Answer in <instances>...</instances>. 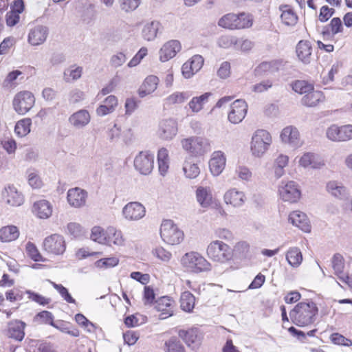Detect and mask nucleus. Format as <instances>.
I'll list each match as a JSON object with an SVG mask.
<instances>
[{"mask_svg": "<svg viewBox=\"0 0 352 352\" xmlns=\"http://www.w3.org/2000/svg\"><path fill=\"white\" fill-rule=\"evenodd\" d=\"M195 296L189 292H183L180 298V307L182 310L190 312L195 306Z\"/></svg>", "mask_w": 352, "mask_h": 352, "instance_id": "nucleus-45", "label": "nucleus"}, {"mask_svg": "<svg viewBox=\"0 0 352 352\" xmlns=\"http://www.w3.org/2000/svg\"><path fill=\"white\" fill-rule=\"evenodd\" d=\"M289 221L305 232L311 230V226L307 215L300 211H294L289 215Z\"/></svg>", "mask_w": 352, "mask_h": 352, "instance_id": "nucleus-24", "label": "nucleus"}, {"mask_svg": "<svg viewBox=\"0 0 352 352\" xmlns=\"http://www.w3.org/2000/svg\"><path fill=\"white\" fill-rule=\"evenodd\" d=\"M126 60V56L123 52H118L111 57L110 64L117 68L122 66Z\"/></svg>", "mask_w": 352, "mask_h": 352, "instance_id": "nucleus-64", "label": "nucleus"}, {"mask_svg": "<svg viewBox=\"0 0 352 352\" xmlns=\"http://www.w3.org/2000/svg\"><path fill=\"white\" fill-rule=\"evenodd\" d=\"M278 194L284 201L296 203L300 197V190L294 181H282L278 186Z\"/></svg>", "mask_w": 352, "mask_h": 352, "instance_id": "nucleus-8", "label": "nucleus"}, {"mask_svg": "<svg viewBox=\"0 0 352 352\" xmlns=\"http://www.w3.org/2000/svg\"><path fill=\"white\" fill-rule=\"evenodd\" d=\"M236 14L230 13L221 17L219 21V25L231 30L236 29Z\"/></svg>", "mask_w": 352, "mask_h": 352, "instance_id": "nucleus-47", "label": "nucleus"}, {"mask_svg": "<svg viewBox=\"0 0 352 352\" xmlns=\"http://www.w3.org/2000/svg\"><path fill=\"white\" fill-rule=\"evenodd\" d=\"M184 172L186 176L190 179L196 178L200 173L198 166L190 162H185L183 166Z\"/></svg>", "mask_w": 352, "mask_h": 352, "instance_id": "nucleus-52", "label": "nucleus"}, {"mask_svg": "<svg viewBox=\"0 0 352 352\" xmlns=\"http://www.w3.org/2000/svg\"><path fill=\"white\" fill-rule=\"evenodd\" d=\"M246 197L243 191L233 188L227 190L223 196V200L227 205H231L234 208L241 207L245 201Z\"/></svg>", "mask_w": 352, "mask_h": 352, "instance_id": "nucleus-20", "label": "nucleus"}, {"mask_svg": "<svg viewBox=\"0 0 352 352\" xmlns=\"http://www.w3.org/2000/svg\"><path fill=\"white\" fill-rule=\"evenodd\" d=\"M157 162L159 171L161 175H164L169 167L168 152L166 148H162L158 151Z\"/></svg>", "mask_w": 352, "mask_h": 352, "instance_id": "nucleus-42", "label": "nucleus"}, {"mask_svg": "<svg viewBox=\"0 0 352 352\" xmlns=\"http://www.w3.org/2000/svg\"><path fill=\"white\" fill-rule=\"evenodd\" d=\"M324 96L322 91L314 89L306 94L302 98V104L307 107H315L324 100Z\"/></svg>", "mask_w": 352, "mask_h": 352, "instance_id": "nucleus-34", "label": "nucleus"}, {"mask_svg": "<svg viewBox=\"0 0 352 352\" xmlns=\"http://www.w3.org/2000/svg\"><path fill=\"white\" fill-rule=\"evenodd\" d=\"M289 331L290 333H292L293 335L296 336L298 337V338L301 342H305L307 336H309V337H314L315 336V333L317 331V329H314L313 330L309 331L307 333H305L302 331L296 329L294 327H291L289 328Z\"/></svg>", "mask_w": 352, "mask_h": 352, "instance_id": "nucleus-58", "label": "nucleus"}, {"mask_svg": "<svg viewBox=\"0 0 352 352\" xmlns=\"http://www.w3.org/2000/svg\"><path fill=\"white\" fill-rule=\"evenodd\" d=\"M91 120V116L86 109H80L72 113L68 118L69 123L75 129L85 127Z\"/></svg>", "mask_w": 352, "mask_h": 352, "instance_id": "nucleus-21", "label": "nucleus"}, {"mask_svg": "<svg viewBox=\"0 0 352 352\" xmlns=\"http://www.w3.org/2000/svg\"><path fill=\"white\" fill-rule=\"evenodd\" d=\"M233 254L239 258H245L249 256L250 245L245 241H240L236 243L232 249Z\"/></svg>", "mask_w": 352, "mask_h": 352, "instance_id": "nucleus-49", "label": "nucleus"}, {"mask_svg": "<svg viewBox=\"0 0 352 352\" xmlns=\"http://www.w3.org/2000/svg\"><path fill=\"white\" fill-rule=\"evenodd\" d=\"M82 74V67L76 65H72L65 69L63 72V80L66 82H71L78 80Z\"/></svg>", "mask_w": 352, "mask_h": 352, "instance_id": "nucleus-41", "label": "nucleus"}, {"mask_svg": "<svg viewBox=\"0 0 352 352\" xmlns=\"http://www.w3.org/2000/svg\"><path fill=\"white\" fill-rule=\"evenodd\" d=\"M52 284L53 287L59 292L60 296L66 302L69 303H76L75 299L72 298V296L70 295L66 287H65L60 284H56L53 282L52 283Z\"/></svg>", "mask_w": 352, "mask_h": 352, "instance_id": "nucleus-60", "label": "nucleus"}, {"mask_svg": "<svg viewBox=\"0 0 352 352\" xmlns=\"http://www.w3.org/2000/svg\"><path fill=\"white\" fill-rule=\"evenodd\" d=\"M85 93L79 89L75 88L71 90L68 95V100L71 104H76L85 99Z\"/></svg>", "mask_w": 352, "mask_h": 352, "instance_id": "nucleus-59", "label": "nucleus"}, {"mask_svg": "<svg viewBox=\"0 0 352 352\" xmlns=\"http://www.w3.org/2000/svg\"><path fill=\"white\" fill-rule=\"evenodd\" d=\"M343 26L342 21L339 17L333 18L328 25L324 27L322 35L324 39L326 38H333L336 34L342 32Z\"/></svg>", "mask_w": 352, "mask_h": 352, "instance_id": "nucleus-32", "label": "nucleus"}, {"mask_svg": "<svg viewBox=\"0 0 352 352\" xmlns=\"http://www.w3.org/2000/svg\"><path fill=\"white\" fill-rule=\"evenodd\" d=\"M292 89L295 92L299 93L300 94H306L309 91L314 89L312 85L307 83L305 80L296 81L292 85Z\"/></svg>", "mask_w": 352, "mask_h": 352, "instance_id": "nucleus-54", "label": "nucleus"}, {"mask_svg": "<svg viewBox=\"0 0 352 352\" xmlns=\"http://www.w3.org/2000/svg\"><path fill=\"white\" fill-rule=\"evenodd\" d=\"M197 200L202 208H208L212 201V196L209 188L200 186L196 190Z\"/></svg>", "mask_w": 352, "mask_h": 352, "instance_id": "nucleus-37", "label": "nucleus"}, {"mask_svg": "<svg viewBox=\"0 0 352 352\" xmlns=\"http://www.w3.org/2000/svg\"><path fill=\"white\" fill-rule=\"evenodd\" d=\"M91 239L99 243L104 244L107 242V232L99 226H95L91 229Z\"/></svg>", "mask_w": 352, "mask_h": 352, "instance_id": "nucleus-53", "label": "nucleus"}, {"mask_svg": "<svg viewBox=\"0 0 352 352\" xmlns=\"http://www.w3.org/2000/svg\"><path fill=\"white\" fill-rule=\"evenodd\" d=\"M160 26V23L157 21L146 23L142 31L143 38L148 41H153L157 37Z\"/></svg>", "mask_w": 352, "mask_h": 352, "instance_id": "nucleus-36", "label": "nucleus"}, {"mask_svg": "<svg viewBox=\"0 0 352 352\" xmlns=\"http://www.w3.org/2000/svg\"><path fill=\"white\" fill-rule=\"evenodd\" d=\"M148 52L147 48L142 47L137 52V54L133 57V58L129 62L128 67H133L137 66L141 60L146 56Z\"/></svg>", "mask_w": 352, "mask_h": 352, "instance_id": "nucleus-61", "label": "nucleus"}, {"mask_svg": "<svg viewBox=\"0 0 352 352\" xmlns=\"http://www.w3.org/2000/svg\"><path fill=\"white\" fill-rule=\"evenodd\" d=\"M31 119L25 118L16 122L14 128L16 134L19 137H24L30 132Z\"/></svg>", "mask_w": 352, "mask_h": 352, "instance_id": "nucleus-46", "label": "nucleus"}, {"mask_svg": "<svg viewBox=\"0 0 352 352\" xmlns=\"http://www.w3.org/2000/svg\"><path fill=\"white\" fill-rule=\"evenodd\" d=\"M182 263L188 270L194 273H200L210 270V263L200 254L190 252L182 258Z\"/></svg>", "mask_w": 352, "mask_h": 352, "instance_id": "nucleus-4", "label": "nucleus"}, {"mask_svg": "<svg viewBox=\"0 0 352 352\" xmlns=\"http://www.w3.org/2000/svg\"><path fill=\"white\" fill-rule=\"evenodd\" d=\"M191 96V94L188 91L175 92L168 96L166 99L170 104H181L184 102Z\"/></svg>", "mask_w": 352, "mask_h": 352, "instance_id": "nucleus-48", "label": "nucleus"}, {"mask_svg": "<svg viewBox=\"0 0 352 352\" xmlns=\"http://www.w3.org/2000/svg\"><path fill=\"white\" fill-rule=\"evenodd\" d=\"M177 133V124L173 119H165L159 124L158 135L163 140H171Z\"/></svg>", "mask_w": 352, "mask_h": 352, "instance_id": "nucleus-16", "label": "nucleus"}, {"mask_svg": "<svg viewBox=\"0 0 352 352\" xmlns=\"http://www.w3.org/2000/svg\"><path fill=\"white\" fill-rule=\"evenodd\" d=\"M43 250L48 254L62 255L66 250V243L64 237L58 234H52L43 240Z\"/></svg>", "mask_w": 352, "mask_h": 352, "instance_id": "nucleus-7", "label": "nucleus"}, {"mask_svg": "<svg viewBox=\"0 0 352 352\" xmlns=\"http://www.w3.org/2000/svg\"><path fill=\"white\" fill-rule=\"evenodd\" d=\"M87 192L78 187L68 190L67 199L69 204L74 208L83 207L87 201Z\"/></svg>", "mask_w": 352, "mask_h": 352, "instance_id": "nucleus-17", "label": "nucleus"}, {"mask_svg": "<svg viewBox=\"0 0 352 352\" xmlns=\"http://www.w3.org/2000/svg\"><path fill=\"white\" fill-rule=\"evenodd\" d=\"M327 138L333 142H345L352 139V125L346 124L338 126H330L326 131Z\"/></svg>", "mask_w": 352, "mask_h": 352, "instance_id": "nucleus-10", "label": "nucleus"}, {"mask_svg": "<svg viewBox=\"0 0 352 352\" xmlns=\"http://www.w3.org/2000/svg\"><path fill=\"white\" fill-rule=\"evenodd\" d=\"M122 213L128 221H138L144 217L146 210L139 202H129L122 208Z\"/></svg>", "mask_w": 352, "mask_h": 352, "instance_id": "nucleus-13", "label": "nucleus"}, {"mask_svg": "<svg viewBox=\"0 0 352 352\" xmlns=\"http://www.w3.org/2000/svg\"><path fill=\"white\" fill-rule=\"evenodd\" d=\"M160 236L165 243L173 245L180 243L184 239L183 232L170 219L163 221Z\"/></svg>", "mask_w": 352, "mask_h": 352, "instance_id": "nucleus-5", "label": "nucleus"}, {"mask_svg": "<svg viewBox=\"0 0 352 352\" xmlns=\"http://www.w3.org/2000/svg\"><path fill=\"white\" fill-rule=\"evenodd\" d=\"M326 189L331 196L338 199H344L349 195L346 187H344L342 183L337 181L329 182L327 184Z\"/></svg>", "mask_w": 352, "mask_h": 352, "instance_id": "nucleus-28", "label": "nucleus"}, {"mask_svg": "<svg viewBox=\"0 0 352 352\" xmlns=\"http://www.w3.org/2000/svg\"><path fill=\"white\" fill-rule=\"evenodd\" d=\"M279 10L282 12L280 19L284 24L294 25L296 23L298 17L289 5H280Z\"/></svg>", "mask_w": 352, "mask_h": 352, "instance_id": "nucleus-35", "label": "nucleus"}, {"mask_svg": "<svg viewBox=\"0 0 352 352\" xmlns=\"http://www.w3.org/2000/svg\"><path fill=\"white\" fill-rule=\"evenodd\" d=\"M181 44L177 40H170L163 45L159 51L160 60L166 62L173 58L181 50Z\"/></svg>", "mask_w": 352, "mask_h": 352, "instance_id": "nucleus-18", "label": "nucleus"}, {"mask_svg": "<svg viewBox=\"0 0 352 352\" xmlns=\"http://www.w3.org/2000/svg\"><path fill=\"white\" fill-rule=\"evenodd\" d=\"M124 239L122 238V232L116 230L114 228H109L107 230V242L105 244H114L117 245H122Z\"/></svg>", "mask_w": 352, "mask_h": 352, "instance_id": "nucleus-44", "label": "nucleus"}, {"mask_svg": "<svg viewBox=\"0 0 352 352\" xmlns=\"http://www.w3.org/2000/svg\"><path fill=\"white\" fill-rule=\"evenodd\" d=\"M121 9L126 12L135 10L140 0H120Z\"/></svg>", "mask_w": 352, "mask_h": 352, "instance_id": "nucleus-63", "label": "nucleus"}, {"mask_svg": "<svg viewBox=\"0 0 352 352\" xmlns=\"http://www.w3.org/2000/svg\"><path fill=\"white\" fill-rule=\"evenodd\" d=\"M34 102L35 98L33 94L30 91H24L14 96L13 107L19 114L24 115L32 108Z\"/></svg>", "mask_w": 352, "mask_h": 352, "instance_id": "nucleus-9", "label": "nucleus"}, {"mask_svg": "<svg viewBox=\"0 0 352 352\" xmlns=\"http://www.w3.org/2000/svg\"><path fill=\"white\" fill-rule=\"evenodd\" d=\"M280 138L283 143L292 148H298L302 144L298 130L293 126L285 127L280 133Z\"/></svg>", "mask_w": 352, "mask_h": 352, "instance_id": "nucleus-15", "label": "nucleus"}, {"mask_svg": "<svg viewBox=\"0 0 352 352\" xmlns=\"http://www.w3.org/2000/svg\"><path fill=\"white\" fill-rule=\"evenodd\" d=\"M236 29L250 28L252 25V17L250 14L242 12L236 14Z\"/></svg>", "mask_w": 352, "mask_h": 352, "instance_id": "nucleus-51", "label": "nucleus"}, {"mask_svg": "<svg viewBox=\"0 0 352 352\" xmlns=\"http://www.w3.org/2000/svg\"><path fill=\"white\" fill-rule=\"evenodd\" d=\"M25 293L27 294H28V298L30 300L37 302L38 304H39L41 305H47L51 301V300L50 298H45L43 296H42L39 294L35 293L34 292H32L30 290H27L25 292Z\"/></svg>", "mask_w": 352, "mask_h": 352, "instance_id": "nucleus-62", "label": "nucleus"}, {"mask_svg": "<svg viewBox=\"0 0 352 352\" xmlns=\"http://www.w3.org/2000/svg\"><path fill=\"white\" fill-rule=\"evenodd\" d=\"M119 260L116 257L104 258L98 260L95 265L99 268H109L115 267L118 264Z\"/></svg>", "mask_w": 352, "mask_h": 352, "instance_id": "nucleus-55", "label": "nucleus"}, {"mask_svg": "<svg viewBox=\"0 0 352 352\" xmlns=\"http://www.w3.org/2000/svg\"><path fill=\"white\" fill-rule=\"evenodd\" d=\"M3 197L6 199V202L12 206H19L23 203L22 194L13 186L5 188Z\"/></svg>", "mask_w": 352, "mask_h": 352, "instance_id": "nucleus-29", "label": "nucleus"}, {"mask_svg": "<svg viewBox=\"0 0 352 352\" xmlns=\"http://www.w3.org/2000/svg\"><path fill=\"white\" fill-rule=\"evenodd\" d=\"M19 236L18 228L14 226H6L0 229V240L2 242H10Z\"/></svg>", "mask_w": 352, "mask_h": 352, "instance_id": "nucleus-40", "label": "nucleus"}, {"mask_svg": "<svg viewBox=\"0 0 352 352\" xmlns=\"http://www.w3.org/2000/svg\"><path fill=\"white\" fill-rule=\"evenodd\" d=\"M33 212L40 219H47L52 214V205L46 200H39L34 204Z\"/></svg>", "mask_w": 352, "mask_h": 352, "instance_id": "nucleus-31", "label": "nucleus"}, {"mask_svg": "<svg viewBox=\"0 0 352 352\" xmlns=\"http://www.w3.org/2000/svg\"><path fill=\"white\" fill-rule=\"evenodd\" d=\"M118 105V99L115 96H107L96 110L98 116H104L113 112Z\"/></svg>", "mask_w": 352, "mask_h": 352, "instance_id": "nucleus-30", "label": "nucleus"}, {"mask_svg": "<svg viewBox=\"0 0 352 352\" xmlns=\"http://www.w3.org/2000/svg\"><path fill=\"white\" fill-rule=\"evenodd\" d=\"M204 65V58L200 55L193 56L190 60L182 65V74L186 78H189L199 72Z\"/></svg>", "mask_w": 352, "mask_h": 352, "instance_id": "nucleus-19", "label": "nucleus"}, {"mask_svg": "<svg viewBox=\"0 0 352 352\" xmlns=\"http://www.w3.org/2000/svg\"><path fill=\"white\" fill-rule=\"evenodd\" d=\"M26 251L28 256L34 261H43V256L36 245L30 242L26 245Z\"/></svg>", "mask_w": 352, "mask_h": 352, "instance_id": "nucleus-56", "label": "nucleus"}, {"mask_svg": "<svg viewBox=\"0 0 352 352\" xmlns=\"http://www.w3.org/2000/svg\"><path fill=\"white\" fill-rule=\"evenodd\" d=\"M299 164L304 168H320L324 165L319 157L314 153H306L300 159Z\"/></svg>", "mask_w": 352, "mask_h": 352, "instance_id": "nucleus-33", "label": "nucleus"}, {"mask_svg": "<svg viewBox=\"0 0 352 352\" xmlns=\"http://www.w3.org/2000/svg\"><path fill=\"white\" fill-rule=\"evenodd\" d=\"M179 336L190 347L195 349L197 347L201 340V334L197 328H192L188 330H179Z\"/></svg>", "mask_w": 352, "mask_h": 352, "instance_id": "nucleus-22", "label": "nucleus"}, {"mask_svg": "<svg viewBox=\"0 0 352 352\" xmlns=\"http://www.w3.org/2000/svg\"><path fill=\"white\" fill-rule=\"evenodd\" d=\"M159 78L156 76L151 75L146 78L140 91V96L144 97L147 94L153 93L157 87Z\"/></svg>", "mask_w": 352, "mask_h": 352, "instance_id": "nucleus-38", "label": "nucleus"}, {"mask_svg": "<svg viewBox=\"0 0 352 352\" xmlns=\"http://www.w3.org/2000/svg\"><path fill=\"white\" fill-rule=\"evenodd\" d=\"M272 142L270 133L263 129L255 131L252 137L251 152L254 157H262L269 149Z\"/></svg>", "mask_w": 352, "mask_h": 352, "instance_id": "nucleus-3", "label": "nucleus"}, {"mask_svg": "<svg viewBox=\"0 0 352 352\" xmlns=\"http://www.w3.org/2000/svg\"><path fill=\"white\" fill-rule=\"evenodd\" d=\"M210 92H206L200 96L193 97L188 103L189 108L194 113L199 112L204 105L208 102L209 98L211 96Z\"/></svg>", "mask_w": 352, "mask_h": 352, "instance_id": "nucleus-39", "label": "nucleus"}, {"mask_svg": "<svg viewBox=\"0 0 352 352\" xmlns=\"http://www.w3.org/2000/svg\"><path fill=\"white\" fill-rule=\"evenodd\" d=\"M226 166V157L224 153L220 151H214L209 162V167L214 175H219L224 169Z\"/></svg>", "mask_w": 352, "mask_h": 352, "instance_id": "nucleus-25", "label": "nucleus"}, {"mask_svg": "<svg viewBox=\"0 0 352 352\" xmlns=\"http://www.w3.org/2000/svg\"><path fill=\"white\" fill-rule=\"evenodd\" d=\"M344 267V259L341 254H336L332 258V267L335 271V274H342Z\"/></svg>", "mask_w": 352, "mask_h": 352, "instance_id": "nucleus-57", "label": "nucleus"}, {"mask_svg": "<svg viewBox=\"0 0 352 352\" xmlns=\"http://www.w3.org/2000/svg\"><path fill=\"white\" fill-rule=\"evenodd\" d=\"M25 323L21 320H14L8 323V336L17 341H21L25 336Z\"/></svg>", "mask_w": 352, "mask_h": 352, "instance_id": "nucleus-26", "label": "nucleus"}, {"mask_svg": "<svg viewBox=\"0 0 352 352\" xmlns=\"http://www.w3.org/2000/svg\"><path fill=\"white\" fill-rule=\"evenodd\" d=\"M175 302L168 296H162L155 302V309L160 312L159 319L164 320L173 315Z\"/></svg>", "mask_w": 352, "mask_h": 352, "instance_id": "nucleus-14", "label": "nucleus"}, {"mask_svg": "<svg viewBox=\"0 0 352 352\" xmlns=\"http://www.w3.org/2000/svg\"><path fill=\"white\" fill-rule=\"evenodd\" d=\"M134 166L142 175H148L154 166V155L148 151H141L134 160Z\"/></svg>", "mask_w": 352, "mask_h": 352, "instance_id": "nucleus-11", "label": "nucleus"}, {"mask_svg": "<svg viewBox=\"0 0 352 352\" xmlns=\"http://www.w3.org/2000/svg\"><path fill=\"white\" fill-rule=\"evenodd\" d=\"M207 255L213 261L225 263L232 258V249L221 241H212L207 248Z\"/></svg>", "mask_w": 352, "mask_h": 352, "instance_id": "nucleus-2", "label": "nucleus"}, {"mask_svg": "<svg viewBox=\"0 0 352 352\" xmlns=\"http://www.w3.org/2000/svg\"><path fill=\"white\" fill-rule=\"evenodd\" d=\"M296 54L298 59L305 64L311 62L312 47L308 41H300L296 45Z\"/></svg>", "mask_w": 352, "mask_h": 352, "instance_id": "nucleus-27", "label": "nucleus"}, {"mask_svg": "<svg viewBox=\"0 0 352 352\" xmlns=\"http://www.w3.org/2000/svg\"><path fill=\"white\" fill-rule=\"evenodd\" d=\"M182 146L194 156H201L211 150L208 140L202 137L184 139L182 140Z\"/></svg>", "mask_w": 352, "mask_h": 352, "instance_id": "nucleus-6", "label": "nucleus"}, {"mask_svg": "<svg viewBox=\"0 0 352 352\" xmlns=\"http://www.w3.org/2000/svg\"><path fill=\"white\" fill-rule=\"evenodd\" d=\"M318 309L315 302H300L289 312L292 322L298 327H306L314 323Z\"/></svg>", "mask_w": 352, "mask_h": 352, "instance_id": "nucleus-1", "label": "nucleus"}, {"mask_svg": "<svg viewBox=\"0 0 352 352\" xmlns=\"http://www.w3.org/2000/svg\"><path fill=\"white\" fill-rule=\"evenodd\" d=\"M49 33V30L44 25H36L32 28L28 34V42L32 45H38L43 43Z\"/></svg>", "mask_w": 352, "mask_h": 352, "instance_id": "nucleus-23", "label": "nucleus"}, {"mask_svg": "<svg viewBox=\"0 0 352 352\" xmlns=\"http://www.w3.org/2000/svg\"><path fill=\"white\" fill-rule=\"evenodd\" d=\"M166 352H185L184 347L176 338H171L165 342Z\"/></svg>", "mask_w": 352, "mask_h": 352, "instance_id": "nucleus-50", "label": "nucleus"}, {"mask_svg": "<svg viewBox=\"0 0 352 352\" xmlns=\"http://www.w3.org/2000/svg\"><path fill=\"white\" fill-rule=\"evenodd\" d=\"M286 259L291 266L297 267L302 263V255L298 248H292L286 254Z\"/></svg>", "mask_w": 352, "mask_h": 352, "instance_id": "nucleus-43", "label": "nucleus"}, {"mask_svg": "<svg viewBox=\"0 0 352 352\" xmlns=\"http://www.w3.org/2000/svg\"><path fill=\"white\" fill-rule=\"evenodd\" d=\"M248 111V104L245 100L238 99L232 102L228 113V120L233 124L240 123L245 117Z\"/></svg>", "mask_w": 352, "mask_h": 352, "instance_id": "nucleus-12", "label": "nucleus"}]
</instances>
